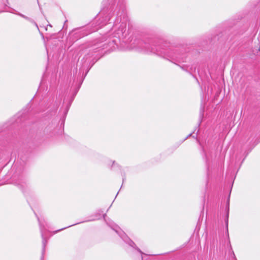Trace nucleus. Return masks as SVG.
Listing matches in <instances>:
<instances>
[{
  "instance_id": "f257e3e1",
  "label": "nucleus",
  "mask_w": 260,
  "mask_h": 260,
  "mask_svg": "<svg viewBox=\"0 0 260 260\" xmlns=\"http://www.w3.org/2000/svg\"><path fill=\"white\" fill-rule=\"evenodd\" d=\"M108 3L109 6L107 9L102 10L90 24L84 27L76 28L70 34V39L75 41L97 31L104 25L113 23L112 30L114 33L112 36L86 48L84 51V57L78 61L77 66L80 67L79 73L83 74L85 71L83 78L100 58L99 52L101 50L106 49L107 51H111L116 49L121 40L127 35V18L125 0H108Z\"/></svg>"
},
{
  "instance_id": "f03ea898",
  "label": "nucleus",
  "mask_w": 260,
  "mask_h": 260,
  "mask_svg": "<svg viewBox=\"0 0 260 260\" xmlns=\"http://www.w3.org/2000/svg\"><path fill=\"white\" fill-rule=\"evenodd\" d=\"M133 47L138 51L153 53L172 62H184L186 60V49L183 46L175 47L169 43L149 39L145 41L135 40Z\"/></svg>"
},
{
  "instance_id": "7ed1b4c3",
  "label": "nucleus",
  "mask_w": 260,
  "mask_h": 260,
  "mask_svg": "<svg viewBox=\"0 0 260 260\" xmlns=\"http://www.w3.org/2000/svg\"><path fill=\"white\" fill-rule=\"evenodd\" d=\"M114 230L125 243L127 244L129 246L133 247L135 249L137 250L142 255H146L145 253L143 252L139 247H138L136 246L134 242H133L123 231L117 230Z\"/></svg>"
},
{
  "instance_id": "20e7f679",
  "label": "nucleus",
  "mask_w": 260,
  "mask_h": 260,
  "mask_svg": "<svg viewBox=\"0 0 260 260\" xmlns=\"http://www.w3.org/2000/svg\"><path fill=\"white\" fill-rule=\"evenodd\" d=\"M14 184L24 193L28 188V183L27 179L23 175H20L14 182Z\"/></svg>"
},
{
  "instance_id": "39448f33",
  "label": "nucleus",
  "mask_w": 260,
  "mask_h": 260,
  "mask_svg": "<svg viewBox=\"0 0 260 260\" xmlns=\"http://www.w3.org/2000/svg\"><path fill=\"white\" fill-rule=\"evenodd\" d=\"M36 214V216L37 217L38 222L39 223L41 237H42V255H41V259L40 260H43L44 259V254H45V247H46V246L47 243V240L46 238V237H45V235H44V230L45 229V227L41 223L39 217L36 214Z\"/></svg>"
},
{
  "instance_id": "423d86ee",
  "label": "nucleus",
  "mask_w": 260,
  "mask_h": 260,
  "mask_svg": "<svg viewBox=\"0 0 260 260\" xmlns=\"http://www.w3.org/2000/svg\"><path fill=\"white\" fill-rule=\"evenodd\" d=\"M81 83L82 82L80 83V84L79 85V87L77 88V89L76 90V91H75L73 96L72 97L71 99L69 101V102H68V103L67 104V105H66L64 110H63V119L64 120L67 115V113L69 111V110L70 108V106L72 104V102L73 101L74 99V98L75 96H76L79 88L80 87V86L81 85Z\"/></svg>"
},
{
  "instance_id": "0eeeda50",
  "label": "nucleus",
  "mask_w": 260,
  "mask_h": 260,
  "mask_svg": "<svg viewBox=\"0 0 260 260\" xmlns=\"http://www.w3.org/2000/svg\"><path fill=\"white\" fill-rule=\"evenodd\" d=\"M116 168H118V169H119L120 170V173H121V176L122 177V182H123L126 179V175H125V170L123 169H122L121 168V167L119 166V165L118 164L116 163V162L115 161H113L112 165L111 166V169H112L113 170H116Z\"/></svg>"
},
{
  "instance_id": "6e6552de",
  "label": "nucleus",
  "mask_w": 260,
  "mask_h": 260,
  "mask_svg": "<svg viewBox=\"0 0 260 260\" xmlns=\"http://www.w3.org/2000/svg\"><path fill=\"white\" fill-rule=\"evenodd\" d=\"M56 126L57 123L55 122L50 123L46 127L45 132L47 133H49L51 136H52L55 134L54 131Z\"/></svg>"
},
{
  "instance_id": "1a4fd4ad",
  "label": "nucleus",
  "mask_w": 260,
  "mask_h": 260,
  "mask_svg": "<svg viewBox=\"0 0 260 260\" xmlns=\"http://www.w3.org/2000/svg\"><path fill=\"white\" fill-rule=\"evenodd\" d=\"M230 194L229 196L225 206V211L226 212V218L225 219V223L226 227V231L228 233V236L229 237V233H228V221H229V210H230Z\"/></svg>"
},
{
  "instance_id": "9d476101",
  "label": "nucleus",
  "mask_w": 260,
  "mask_h": 260,
  "mask_svg": "<svg viewBox=\"0 0 260 260\" xmlns=\"http://www.w3.org/2000/svg\"><path fill=\"white\" fill-rule=\"evenodd\" d=\"M180 67L183 70L189 72L194 77L193 73L196 72V67H193L192 66L190 67L189 66H186L184 64L182 66H180Z\"/></svg>"
},
{
  "instance_id": "9b49d317",
  "label": "nucleus",
  "mask_w": 260,
  "mask_h": 260,
  "mask_svg": "<svg viewBox=\"0 0 260 260\" xmlns=\"http://www.w3.org/2000/svg\"><path fill=\"white\" fill-rule=\"evenodd\" d=\"M203 112H204V110L203 109H201V110H200V117H199V123H198V126H200L201 123V121H202V119L203 117Z\"/></svg>"
},
{
  "instance_id": "f8f14e48",
  "label": "nucleus",
  "mask_w": 260,
  "mask_h": 260,
  "mask_svg": "<svg viewBox=\"0 0 260 260\" xmlns=\"http://www.w3.org/2000/svg\"><path fill=\"white\" fill-rule=\"evenodd\" d=\"M82 222H80V223H82ZM79 223H80V222H79ZM78 224V223H75V224H73L71 225H69V226H67V227H65V228H62V229H59V230H56V231H54L53 233H54V234H56V233H58V232H60V231H62V230H64V229H66L67 228H69V227H70V226H73V225H76V224Z\"/></svg>"
},
{
  "instance_id": "ddd939ff",
  "label": "nucleus",
  "mask_w": 260,
  "mask_h": 260,
  "mask_svg": "<svg viewBox=\"0 0 260 260\" xmlns=\"http://www.w3.org/2000/svg\"><path fill=\"white\" fill-rule=\"evenodd\" d=\"M15 14L18 15H19V16H20V17L24 18L26 20V19H27V17H28L27 16H25V15H23V14H22L21 13H20L19 12H17Z\"/></svg>"
},
{
  "instance_id": "4468645a",
  "label": "nucleus",
  "mask_w": 260,
  "mask_h": 260,
  "mask_svg": "<svg viewBox=\"0 0 260 260\" xmlns=\"http://www.w3.org/2000/svg\"><path fill=\"white\" fill-rule=\"evenodd\" d=\"M29 21L30 23L34 24L37 27V28L39 29V27H38V24H37V23L32 19L30 18V19L29 20Z\"/></svg>"
},
{
  "instance_id": "2eb2a0df",
  "label": "nucleus",
  "mask_w": 260,
  "mask_h": 260,
  "mask_svg": "<svg viewBox=\"0 0 260 260\" xmlns=\"http://www.w3.org/2000/svg\"><path fill=\"white\" fill-rule=\"evenodd\" d=\"M96 219H97V218H92V219H89V220H87V221H93V220H96ZM98 219H99V218H98Z\"/></svg>"
},
{
  "instance_id": "dca6fc26",
  "label": "nucleus",
  "mask_w": 260,
  "mask_h": 260,
  "mask_svg": "<svg viewBox=\"0 0 260 260\" xmlns=\"http://www.w3.org/2000/svg\"><path fill=\"white\" fill-rule=\"evenodd\" d=\"M106 214H104V215H103V218H104L105 220L106 221H107V220H106Z\"/></svg>"
},
{
  "instance_id": "f3484780",
  "label": "nucleus",
  "mask_w": 260,
  "mask_h": 260,
  "mask_svg": "<svg viewBox=\"0 0 260 260\" xmlns=\"http://www.w3.org/2000/svg\"><path fill=\"white\" fill-rule=\"evenodd\" d=\"M58 106V104H56V106H55V108H54V110H56L57 109Z\"/></svg>"
},
{
  "instance_id": "a211bd4d",
  "label": "nucleus",
  "mask_w": 260,
  "mask_h": 260,
  "mask_svg": "<svg viewBox=\"0 0 260 260\" xmlns=\"http://www.w3.org/2000/svg\"><path fill=\"white\" fill-rule=\"evenodd\" d=\"M192 135V133H190L189 135H188V136L185 139L188 138V137H190Z\"/></svg>"
},
{
  "instance_id": "6ab92c4d",
  "label": "nucleus",
  "mask_w": 260,
  "mask_h": 260,
  "mask_svg": "<svg viewBox=\"0 0 260 260\" xmlns=\"http://www.w3.org/2000/svg\"><path fill=\"white\" fill-rule=\"evenodd\" d=\"M30 19V18H29V17H27V19H26V20L28 21H29Z\"/></svg>"
},
{
  "instance_id": "aec40b11",
  "label": "nucleus",
  "mask_w": 260,
  "mask_h": 260,
  "mask_svg": "<svg viewBox=\"0 0 260 260\" xmlns=\"http://www.w3.org/2000/svg\"><path fill=\"white\" fill-rule=\"evenodd\" d=\"M192 137H193V138H196V139H197V136H193Z\"/></svg>"
},
{
  "instance_id": "412c9836",
  "label": "nucleus",
  "mask_w": 260,
  "mask_h": 260,
  "mask_svg": "<svg viewBox=\"0 0 260 260\" xmlns=\"http://www.w3.org/2000/svg\"><path fill=\"white\" fill-rule=\"evenodd\" d=\"M258 51H260V45H259V48H258Z\"/></svg>"
},
{
  "instance_id": "4be33fe9",
  "label": "nucleus",
  "mask_w": 260,
  "mask_h": 260,
  "mask_svg": "<svg viewBox=\"0 0 260 260\" xmlns=\"http://www.w3.org/2000/svg\"><path fill=\"white\" fill-rule=\"evenodd\" d=\"M119 193V192H117L116 194V196H117L118 194Z\"/></svg>"
},
{
  "instance_id": "5701e85b",
  "label": "nucleus",
  "mask_w": 260,
  "mask_h": 260,
  "mask_svg": "<svg viewBox=\"0 0 260 260\" xmlns=\"http://www.w3.org/2000/svg\"><path fill=\"white\" fill-rule=\"evenodd\" d=\"M119 193V192H117L116 194V196H117L118 194Z\"/></svg>"
},
{
  "instance_id": "b1692460",
  "label": "nucleus",
  "mask_w": 260,
  "mask_h": 260,
  "mask_svg": "<svg viewBox=\"0 0 260 260\" xmlns=\"http://www.w3.org/2000/svg\"><path fill=\"white\" fill-rule=\"evenodd\" d=\"M119 193V192H117L116 194V196H117L118 194Z\"/></svg>"
},
{
  "instance_id": "393cba45",
  "label": "nucleus",
  "mask_w": 260,
  "mask_h": 260,
  "mask_svg": "<svg viewBox=\"0 0 260 260\" xmlns=\"http://www.w3.org/2000/svg\"><path fill=\"white\" fill-rule=\"evenodd\" d=\"M119 193V192H117L116 194V196H117L118 194Z\"/></svg>"
},
{
  "instance_id": "a878e982",
  "label": "nucleus",
  "mask_w": 260,
  "mask_h": 260,
  "mask_svg": "<svg viewBox=\"0 0 260 260\" xmlns=\"http://www.w3.org/2000/svg\"><path fill=\"white\" fill-rule=\"evenodd\" d=\"M48 26H49L50 27H52V25L51 24H49Z\"/></svg>"
},
{
  "instance_id": "bb28decb",
  "label": "nucleus",
  "mask_w": 260,
  "mask_h": 260,
  "mask_svg": "<svg viewBox=\"0 0 260 260\" xmlns=\"http://www.w3.org/2000/svg\"><path fill=\"white\" fill-rule=\"evenodd\" d=\"M141 258H142V260H143V257L142 255V257Z\"/></svg>"
},
{
  "instance_id": "cd10ccee",
  "label": "nucleus",
  "mask_w": 260,
  "mask_h": 260,
  "mask_svg": "<svg viewBox=\"0 0 260 260\" xmlns=\"http://www.w3.org/2000/svg\"><path fill=\"white\" fill-rule=\"evenodd\" d=\"M198 73L199 74H200L199 70H198Z\"/></svg>"
},
{
  "instance_id": "c85d7f7f",
  "label": "nucleus",
  "mask_w": 260,
  "mask_h": 260,
  "mask_svg": "<svg viewBox=\"0 0 260 260\" xmlns=\"http://www.w3.org/2000/svg\"><path fill=\"white\" fill-rule=\"evenodd\" d=\"M229 243L230 245L231 246L230 241H229Z\"/></svg>"
}]
</instances>
